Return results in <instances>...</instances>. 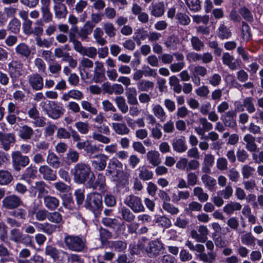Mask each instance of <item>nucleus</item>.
I'll use <instances>...</instances> for the list:
<instances>
[{"instance_id": "nucleus-25", "label": "nucleus", "mask_w": 263, "mask_h": 263, "mask_svg": "<svg viewBox=\"0 0 263 263\" xmlns=\"http://www.w3.org/2000/svg\"><path fill=\"white\" fill-rule=\"evenodd\" d=\"M50 4H45L41 5V12L42 14V18L44 22L48 23L52 21L53 15L50 11Z\"/></svg>"}, {"instance_id": "nucleus-24", "label": "nucleus", "mask_w": 263, "mask_h": 263, "mask_svg": "<svg viewBox=\"0 0 263 263\" xmlns=\"http://www.w3.org/2000/svg\"><path fill=\"white\" fill-rule=\"evenodd\" d=\"M245 143L246 148L250 152H254L257 149V146L255 143V138L252 135L247 134L243 138Z\"/></svg>"}, {"instance_id": "nucleus-22", "label": "nucleus", "mask_w": 263, "mask_h": 263, "mask_svg": "<svg viewBox=\"0 0 263 263\" xmlns=\"http://www.w3.org/2000/svg\"><path fill=\"white\" fill-rule=\"evenodd\" d=\"M44 203L46 208L52 211L59 206L60 201L55 197L47 195L44 197Z\"/></svg>"}, {"instance_id": "nucleus-47", "label": "nucleus", "mask_w": 263, "mask_h": 263, "mask_svg": "<svg viewBox=\"0 0 263 263\" xmlns=\"http://www.w3.org/2000/svg\"><path fill=\"white\" fill-rule=\"evenodd\" d=\"M193 194L197 197L198 199L201 202H205L208 200L209 195L207 193L203 192L201 187H196L193 190Z\"/></svg>"}, {"instance_id": "nucleus-10", "label": "nucleus", "mask_w": 263, "mask_h": 263, "mask_svg": "<svg viewBox=\"0 0 263 263\" xmlns=\"http://www.w3.org/2000/svg\"><path fill=\"white\" fill-rule=\"evenodd\" d=\"M28 82L31 88L35 91L41 90L44 88L42 76L37 73H32L27 77Z\"/></svg>"}, {"instance_id": "nucleus-37", "label": "nucleus", "mask_w": 263, "mask_h": 263, "mask_svg": "<svg viewBox=\"0 0 263 263\" xmlns=\"http://www.w3.org/2000/svg\"><path fill=\"white\" fill-rule=\"evenodd\" d=\"M93 65V62L86 58H83L80 62L79 69L82 77L84 78L82 72H85L86 68H92Z\"/></svg>"}, {"instance_id": "nucleus-31", "label": "nucleus", "mask_w": 263, "mask_h": 263, "mask_svg": "<svg viewBox=\"0 0 263 263\" xmlns=\"http://www.w3.org/2000/svg\"><path fill=\"white\" fill-rule=\"evenodd\" d=\"M55 16L58 19L66 18L68 11L65 4L53 6Z\"/></svg>"}, {"instance_id": "nucleus-7", "label": "nucleus", "mask_w": 263, "mask_h": 263, "mask_svg": "<svg viewBox=\"0 0 263 263\" xmlns=\"http://www.w3.org/2000/svg\"><path fill=\"white\" fill-rule=\"evenodd\" d=\"M94 178L95 176L93 175L88 181L89 187L98 190L102 193L106 192L107 187L105 182V176L103 174H99L97 176V178L95 182H93V181Z\"/></svg>"}, {"instance_id": "nucleus-64", "label": "nucleus", "mask_w": 263, "mask_h": 263, "mask_svg": "<svg viewBox=\"0 0 263 263\" xmlns=\"http://www.w3.org/2000/svg\"><path fill=\"white\" fill-rule=\"evenodd\" d=\"M241 242L247 246H251L255 243V238L251 233H247L241 236Z\"/></svg>"}, {"instance_id": "nucleus-49", "label": "nucleus", "mask_w": 263, "mask_h": 263, "mask_svg": "<svg viewBox=\"0 0 263 263\" xmlns=\"http://www.w3.org/2000/svg\"><path fill=\"white\" fill-rule=\"evenodd\" d=\"M153 176V173L149 171L145 166H142L139 170V177L143 180L151 179Z\"/></svg>"}, {"instance_id": "nucleus-46", "label": "nucleus", "mask_w": 263, "mask_h": 263, "mask_svg": "<svg viewBox=\"0 0 263 263\" xmlns=\"http://www.w3.org/2000/svg\"><path fill=\"white\" fill-rule=\"evenodd\" d=\"M169 84L173 87V89L175 92L178 94L181 92L182 86L180 84L179 80L175 76L170 77Z\"/></svg>"}, {"instance_id": "nucleus-27", "label": "nucleus", "mask_w": 263, "mask_h": 263, "mask_svg": "<svg viewBox=\"0 0 263 263\" xmlns=\"http://www.w3.org/2000/svg\"><path fill=\"white\" fill-rule=\"evenodd\" d=\"M37 176V168L35 166L30 165L27 167L21 176V179L29 182L31 179H34Z\"/></svg>"}, {"instance_id": "nucleus-45", "label": "nucleus", "mask_w": 263, "mask_h": 263, "mask_svg": "<svg viewBox=\"0 0 263 263\" xmlns=\"http://www.w3.org/2000/svg\"><path fill=\"white\" fill-rule=\"evenodd\" d=\"M217 34L218 37L222 39H228L231 37L232 33L229 29L223 24H221L218 29Z\"/></svg>"}, {"instance_id": "nucleus-5", "label": "nucleus", "mask_w": 263, "mask_h": 263, "mask_svg": "<svg viewBox=\"0 0 263 263\" xmlns=\"http://www.w3.org/2000/svg\"><path fill=\"white\" fill-rule=\"evenodd\" d=\"M98 131H94L92 133L91 135L89 136L93 140L101 142L102 143L107 144L111 141L109 137H107L105 135H109L110 133L109 127L106 124H102L100 126L97 127Z\"/></svg>"}, {"instance_id": "nucleus-62", "label": "nucleus", "mask_w": 263, "mask_h": 263, "mask_svg": "<svg viewBox=\"0 0 263 263\" xmlns=\"http://www.w3.org/2000/svg\"><path fill=\"white\" fill-rule=\"evenodd\" d=\"M103 29L105 33L110 37H114L116 34V28L111 23H106L103 25Z\"/></svg>"}, {"instance_id": "nucleus-23", "label": "nucleus", "mask_w": 263, "mask_h": 263, "mask_svg": "<svg viewBox=\"0 0 263 263\" xmlns=\"http://www.w3.org/2000/svg\"><path fill=\"white\" fill-rule=\"evenodd\" d=\"M46 184L43 181H36L34 185H32L30 187L31 192H33L34 190V194L36 192H38V198H40L45 195L48 193V191L46 189Z\"/></svg>"}, {"instance_id": "nucleus-6", "label": "nucleus", "mask_w": 263, "mask_h": 263, "mask_svg": "<svg viewBox=\"0 0 263 263\" xmlns=\"http://www.w3.org/2000/svg\"><path fill=\"white\" fill-rule=\"evenodd\" d=\"M124 203L136 213L143 212L145 208L142 203L141 199L134 195L127 196L124 201Z\"/></svg>"}, {"instance_id": "nucleus-34", "label": "nucleus", "mask_w": 263, "mask_h": 263, "mask_svg": "<svg viewBox=\"0 0 263 263\" xmlns=\"http://www.w3.org/2000/svg\"><path fill=\"white\" fill-rule=\"evenodd\" d=\"M33 130L28 125H23L20 127L18 135L24 140H28L31 139L33 134Z\"/></svg>"}, {"instance_id": "nucleus-11", "label": "nucleus", "mask_w": 263, "mask_h": 263, "mask_svg": "<svg viewBox=\"0 0 263 263\" xmlns=\"http://www.w3.org/2000/svg\"><path fill=\"white\" fill-rule=\"evenodd\" d=\"M9 75L12 80H16L22 74L23 64L18 61H12L8 64Z\"/></svg>"}, {"instance_id": "nucleus-17", "label": "nucleus", "mask_w": 263, "mask_h": 263, "mask_svg": "<svg viewBox=\"0 0 263 263\" xmlns=\"http://www.w3.org/2000/svg\"><path fill=\"white\" fill-rule=\"evenodd\" d=\"M0 141L3 148L8 151L10 148V144L15 141V137L13 134H3L0 133Z\"/></svg>"}, {"instance_id": "nucleus-1", "label": "nucleus", "mask_w": 263, "mask_h": 263, "mask_svg": "<svg viewBox=\"0 0 263 263\" xmlns=\"http://www.w3.org/2000/svg\"><path fill=\"white\" fill-rule=\"evenodd\" d=\"M40 106L49 117L53 119L59 118L64 113L63 107L55 101H43L40 103Z\"/></svg>"}, {"instance_id": "nucleus-56", "label": "nucleus", "mask_w": 263, "mask_h": 263, "mask_svg": "<svg viewBox=\"0 0 263 263\" xmlns=\"http://www.w3.org/2000/svg\"><path fill=\"white\" fill-rule=\"evenodd\" d=\"M79 158V154L76 151L70 149L66 155V160L67 163H76Z\"/></svg>"}, {"instance_id": "nucleus-54", "label": "nucleus", "mask_w": 263, "mask_h": 263, "mask_svg": "<svg viewBox=\"0 0 263 263\" xmlns=\"http://www.w3.org/2000/svg\"><path fill=\"white\" fill-rule=\"evenodd\" d=\"M179 43V41L178 38L175 35H172L167 38L164 44L167 48L174 50L177 49V45Z\"/></svg>"}, {"instance_id": "nucleus-30", "label": "nucleus", "mask_w": 263, "mask_h": 263, "mask_svg": "<svg viewBox=\"0 0 263 263\" xmlns=\"http://www.w3.org/2000/svg\"><path fill=\"white\" fill-rule=\"evenodd\" d=\"M222 61L224 64L227 65L232 70H235L238 67L237 62L229 53L226 52L223 54Z\"/></svg>"}, {"instance_id": "nucleus-20", "label": "nucleus", "mask_w": 263, "mask_h": 263, "mask_svg": "<svg viewBox=\"0 0 263 263\" xmlns=\"http://www.w3.org/2000/svg\"><path fill=\"white\" fill-rule=\"evenodd\" d=\"M173 149L178 153H181L185 152L187 149L184 137L174 139L172 142Z\"/></svg>"}, {"instance_id": "nucleus-28", "label": "nucleus", "mask_w": 263, "mask_h": 263, "mask_svg": "<svg viewBox=\"0 0 263 263\" xmlns=\"http://www.w3.org/2000/svg\"><path fill=\"white\" fill-rule=\"evenodd\" d=\"M126 96L127 97L128 103L132 105L138 104L137 99V91L135 87H127L126 88Z\"/></svg>"}, {"instance_id": "nucleus-39", "label": "nucleus", "mask_w": 263, "mask_h": 263, "mask_svg": "<svg viewBox=\"0 0 263 263\" xmlns=\"http://www.w3.org/2000/svg\"><path fill=\"white\" fill-rule=\"evenodd\" d=\"M13 180L11 174L6 170H0V184L7 185Z\"/></svg>"}, {"instance_id": "nucleus-42", "label": "nucleus", "mask_w": 263, "mask_h": 263, "mask_svg": "<svg viewBox=\"0 0 263 263\" xmlns=\"http://www.w3.org/2000/svg\"><path fill=\"white\" fill-rule=\"evenodd\" d=\"M241 205L238 202H232L226 204L223 208V211L227 214H232L235 211L240 210Z\"/></svg>"}, {"instance_id": "nucleus-35", "label": "nucleus", "mask_w": 263, "mask_h": 263, "mask_svg": "<svg viewBox=\"0 0 263 263\" xmlns=\"http://www.w3.org/2000/svg\"><path fill=\"white\" fill-rule=\"evenodd\" d=\"M15 52L17 54L28 58L31 54V50L29 46L25 43L18 44L15 47Z\"/></svg>"}, {"instance_id": "nucleus-36", "label": "nucleus", "mask_w": 263, "mask_h": 263, "mask_svg": "<svg viewBox=\"0 0 263 263\" xmlns=\"http://www.w3.org/2000/svg\"><path fill=\"white\" fill-rule=\"evenodd\" d=\"M164 13V3L158 2L152 6L151 14L155 17H160Z\"/></svg>"}, {"instance_id": "nucleus-26", "label": "nucleus", "mask_w": 263, "mask_h": 263, "mask_svg": "<svg viewBox=\"0 0 263 263\" xmlns=\"http://www.w3.org/2000/svg\"><path fill=\"white\" fill-rule=\"evenodd\" d=\"M146 158L149 163L154 166L159 165L161 162L160 154L156 151L148 152L146 154Z\"/></svg>"}, {"instance_id": "nucleus-8", "label": "nucleus", "mask_w": 263, "mask_h": 263, "mask_svg": "<svg viewBox=\"0 0 263 263\" xmlns=\"http://www.w3.org/2000/svg\"><path fill=\"white\" fill-rule=\"evenodd\" d=\"M164 249L163 243L160 240L156 239L148 242L146 251L149 256L154 257L160 254Z\"/></svg>"}, {"instance_id": "nucleus-61", "label": "nucleus", "mask_w": 263, "mask_h": 263, "mask_svg": "<svg viewBox=\"0 0 263 263\" xmlns=\"http://www.w3.org/2000/svg\"><path fill=\"white\" fill-rule=\"evenodd\" d=\"M191 42L193 48L196 51H200L204 47V43L197 36H193Z\"/></svg>"}, {"instance_id": "nucleus-38", "label": "nucleus", "mask_w": 263, "mask_h": 263, "mask_svg": "<svg viewBox=\"0 0 263 263\" xmlns=\"http://www.w3.org/2000/svg\"><path fill=\"white\" fill-rule=\"evenodd\" d=\"M104 32L100 28H96L93 32V36L96 40V42L101 46L104 45L106 43V40L103 37Z\"/></svg>"}, {"instance_id": "nucleus-43", "label": "nucleus", "mask_w": 263, "mask_h": 263, "mask_svg": "<svg viewBox=\"0 0 263 263\" xmlns=\"http://www.w3.org/2000/svg\"><path fill=\"white\" fill-rule=\"evenodd\" d=\"M46 161L48 164L54 168H58L60 166V161L59 159L53 152H49L48 153Z\"/></svg>"}, {"instance_id": "nucleus-16", "label": "nucleus", "mask_w": 263, "mask_h": 263, "mask_svg": "<svg viewBox=\"0 0 263 263\" xmlns=\"http://www.w3.org/2000/svg\"><path fill=\"white\" fill-rule=\"evenodd\" d=\"M76 147L79 149H84L86 153L89 155H92L98 151L97 146L92 145L91 142L88 140L78 142L76 144Z\"/></svg>"}, {"instance_id": "nucleus-29", "label": "nucleus", "mask_w": 263, "mask_h": 263, "mask_svg": "<svg viewBox=\"0 0 263 263\" xmlns=\"http://www.w3.org/2000/svg\"><path fill=\"white\" fill-rule=\"evenodd\" d=\"M154 115L160 122H164L166 119V114L164 108L159 104L155 105L152 108Z\"/></svg>"}, {"instance_id": "nucleus-18", "label": "nucleus", "mask_w": 263, "mask_h": 263, "mask_svg": "<svg viewBox=\"0 0 263 263\" xmlns=\"http://www.w3.org/2000/svg\"><path fill=\"white\" fill-rule=\"evenodd\" d=\"M39 171L45 180L54 181L57 179L55 173L47 165H44L40 166Z\"/></svg>"}, {"instance_id": "nucleus-21", "label": "nucleus", "mask_w": 263, "mask_h": 263, "mask_svg": "<svg viewBox=\"0 0 263 263\" xmlns=\"http://www.w3.org/2000/svg\"><path fill=\"white\" fill-rule=\"evenodd\" d=\"M83 93L77 89H72L67 92L64 93L62 97V99L64 101H67L70 99L76 100H80L84 98Z\"/></svg>"}, {"instance_id": "nucleus-12", "label": "nucleus", "mask_w": 263, "mask_h": 263, "mask_svg": "<svg viewBox=\"0 0 263 263\" xmlns=\"http://www.w3.org/2000/svg\"><path fill=\"white\" fill-rule=\"evenodd\" d=\"M45 254L47 256H49L54 261H61L62 259L60 256L62 255L64 256L67 257L68 254L65 252H63L58 250L57 248L52 245H47L45 248Z\"/></svg>"}, {"instance_id": "nucleus-3", "label": "nucleus", "mask_w": 263, "mask_h": 263, "mask_svg": "<svg viewBox=\"0 0 263 263\" xmlns=\"http://www.w3.org/2000/svg\"><path fill=\"white\" fill-rule=\"evenodd\" d=\"M73 179L78 183H84L90 173V168L87 164L83 163L77 164L71 171Z\"/></svg>"}, {"instance_id": "nucleus-4", "label": "nucleus", "mask_w": 263, "mask_h": 263, "mask_svg": "<svg viewBox=\"0 0 263 263\" xmlns=\"http://www.w3.org/2000/svg\"><path fill=\"white\" fill-rule=\"evenodd\" d=\"M84 206L93 213L99 211L102 206V196L97 193H91L88 194Z\"/></svg>"}, {"instance_id": "nucleus-13", "label": "nucleus", "mask_w": 263, "mask_h": 263, "mask_svg": "<svg viewBox=\"0 0 263 263\" xmlns=\"http://www.w3.org/2000/svg\"><path fill=\"white\" fill-rule=\"evenodd\" d=\"M3 206L7 209H13L22 204L21 199L16 195H12L4 198L2 201Z\"/></svg>"}, {"instance_id": "nucleus-2", "label": "nucleus", "mask_w": 263, "mask_h": 263, "mask_svg": "<svg viewBox=\"0 0 263 263\" xmlns=\"http://www.w3.org/2000/svg\"><path fill=\"white\" fill-rule=\"evenodd\" d=\"M86 239L79 236L67 235L64 242L67 248L72 251L82 252L86 248Z\"/></svg>"}, {"instance_id": "nucleus-51", "label": "nucleus", "mask_w": 263, "mask_h": 263, "mask_svg": "<svg viewBox=\"0 0 263 263\" xmlns=\"http://www.w3.org/2000/svg\"><path fill=\"white\" fill-rule=\"evenodd\" d=\"M216 254L212 252L208 254L203 253L199 254L200 260L205 263H213L216 259Z\"/></svg>"}, {"instance_id": "nucleus-44", "label": "nucleus", "mask_w": 263, "mask_h": 263, "mask_svg": "<svg viewBox=\"0 0 263 263\" xmlns=\"http://www.w3.org/2000/svg\"><path fill=\"white\" fill-rule=\"evenodd\" d=\"M137 86L139 90L148 91L154 88V83L148 80H141L137 83Z\"/></svg>"}, {"instance_id": "nucleus-58", "label": "nucleus", "mask_w": 263, "mask_h": 263, "mask_svg": "<svg viewBox=\"0 0 263 263\" xmlns=\"http://www.w3.org/2000/svg\"><path fill=\"white\" fill-rule=\"evenodd\" d=\"M75 127L77 130L82 134L86 135L89 130V124L88 122L79 121L75 123Z\"/></svg>"}, {"instance_id": "nucleus-41", "label": "nucleus", "mask_w": 263, "mask_h": 263, "mask_svg": "<svg viewBox=\"0 0 263 263\" xmlns=\"http://www.w3.org/2000/svg\"><path fill=\"white\" fill-rule=\"evenodd\" d=\"M122 163L116 159H111L108 163V169L106 171L107 175H111L114 173L117 168L122 167Z\"/></svg>"}, {"instance_id": "nucleus-52", "label": "nucleus", "mask_w": 263, "mask_h": 263, "mask_svg": "<svg viewBox=\"0 0 263 263\" xmlns=\"http://www.w3.org/2000/svg\"><path fill=\"white\" fill-rule=\"evenodd\" d=\"M20 28L21 22L16 18L11 20L8 25V29L14 33H17L20 31Z\"/></svg>"}, {"instance_id": "nucleus-9", "label": "nucleus", "mask_w": 263, "mask_h": 263, "mask_svg": "<svg viewBox=\"0 0 263 263\" xmlns=\"http://www.w3.org/2000/svg\"><path fill=\"white\" fill-rule=\"evenodd\" d=\"M12 158L13 165L16 171H20L21 166L25 167L29 163L28 157L22 155L18 151L12 153Z\"/></svg>"}, {"instance_id": "nucleus-48", "label": "nucleus", "mask_w": 263, "mask_h": 263, "mask_svg": "<svg viewBox=\"0 0 263 263\" xmlns=\"http://www.w3.org/2000/svg\"><path fill=\"white\" fill-rule=\"evenodd\" d=\"M115 101L119 109L123 114L127 112L128 106L126 103L125 99L123 97H117Z\"/></svg>"}, {"instance_id": "nucleus-32", "label": "nucleus", "mask_w": 263, "mask_h": 263, "mask_svg": "<svg viewBox=\"0 0 263 263\" xmlns=\"http://www.w3.org/2000/svg\"><path fill=\"white\" fill-rule=\"evenodd\" d=\"M118 212L121 214L122 218L127 222H130L135 219V216L134 214L125 206L119 208Z\"/></svg>"}, {"instance_id": "nucleus-60", "label": "nucleus", "mask_w": 263, "mask_h": 263, "mask_svg": "<svg viewBox=\"0 0 263 263\" xmlns=\"http://www.w3.org/2000/svg\"><path fill=\"white\" fill-rule=\"evenodd\" d=\"M111 247L117 252H123L126 249L127 244L121 240L114 241L111 243Z\"/></svg>"}, {"instance_id": "nucleus-40", "label": "nucleus", "mask_w": 263, "mask_h": 263, "mask_svg": "<svg viewBox=\"0 0 263 263\" xmlns=\"http://www.w3.org/2000/svg\"><path fill=\"white\" fill-rule=\"evenodd\" d=\"M201 180L205 186L209 190H212L216 184V180L208 174L202 175Z\"/></svg>"}, {"instance_id": "nucleus-50", "label": "nucleus", "mask_w": 263, "mask_h": 263, "mask_svg": "<svg viewBox=\"0 0 263 263\" xmlns=\"http://www.w3.org/2000/svg\"><path fill=\"white\" fill-rule=\"evenodd\" d=\"M89 22H87L84 26L78 32L79 36L82 40H85L87 39L88 35L90 34L92 31L93 26L90 25L87 26Z\"/></svg>"}, {"instance_id": "nucleus-19", "label": "nucleus", "mask_w": 263, "mask_h": 263, "mask_svg": "<svg viewBox=\"0 0 263 263\" xmlns=\"http://www.w3.org/2000/svg\"><path fill=\"white\" fill-rule=\"evenodd\" d=\"M111 126L114 131L119 135H128L130 132V129L124 122H112Z\"/></svg>"}, {"instance_id": "nucleus-63", "label": "nucleus", "mask_w": 263, "mask_h": 263, "mask_svg": "<svg viewBox=\"0 0 263 263\" xmlns=\"http://www.w3.org/2000/svg\"><path fill=\"white\" fill-rule=\"evenodd\" d=\"M10 239L15 242H20L23 236L22 233L17 229H13L10 231Z\"/></svg>"}, {"instance_id": "nucleus-55", "label": "nucleus", "mask_w": 263, "mask_h": 263, "mask_svg": "<svg viewBox=\"0 0 263 263\" xmlns=\"http://www.w3.org/2000/svg\"><path fill=\"white\" fill-rule=\"evenodd\" d=\"M191 71L193 73V75L202 77L205 76L208 72V70L205 67L199 65L193 67L192 69H191Z\"/></svg>"}, {"instance_id": "nucleus-33", "label": "nucleus", "mask_w": 263, "mask_h": 263, "mask_svg": "<svg viewBox=\"0 0 263 263\" xmlns=\"http://www.w3.org/2000/svg\"><path fill=\"white\" fill-rule=\"evenodd\" d=\"M148 32L144 28H138L134 32V40L138 45L141 44V41L145 40L148 37Z\"/></svg>"}, {"instance_id": "nucleus-59", "label": "nucleus", "mask_w": 263, "mask_h": 263, "mask_svg": "<svg viewBox=\"0 0 263 263\" xmlns=\"http://www.w3.org/2000/svg\"><path fill=\"white\" fill-rule=\"evenodd\" d=\"M34 65L39 72L41 73L46 72V64L42 59L40 58H35L34 60Z\"/></svg>"}, {"instance_id": "nucleus-53", "label": "nucleus", "mask_w": 263, "mask_h": 263, "mask_svg": "<svg viewBox=\"0 0 263 263\" xmlns=\"http://www.w3.org/2000/svg\"><path fill=\"white\" fill-rule=\"evenodd\" d=\"M190 197V193L187 191H179L178 193L174 194L172 196V201L175 203L178 202L181 200H186Z\"/></svg>"}, {"instance_id": "nucleus-57", "label": "nucleus", "mask_w": 263, "mask_h": 263, "mask_svg": "<svg viewBox=\"0 0 263 263\" xmlns=\"http://www.w3.org/2000/svg\"><path fill=\"white\" fill-rule=\"evenodd\" d=\"M253 101L254 99L251 97H247L243 101V106L246 107L247 111L250 114L255 111Z\"/></svg>"}, {"instance_id": "nucleus-15", "label": "nucleus", "mask_w": 263, "mask_h": 263, "mask_svg": "<svg viewBox=\"0 0 263 263\" xmlns=\"http://www.w3.org/2000/svg\"><path fill=\"white\" fill-rule=\"evenodd\" d=\"M236 112L234 110H229L222 115L221 118L226 126L234 128L236 126L235 120Z\"/></svg>"}, {"instance_id": "nucleus-14", "label": "nucleus", "mask_w": 263, "mask_h": 263, "mask_svg": "<svg viewBox=\"0 0 263 263\" xmlns=\"http://www.w3.org/2000/svg\"><path fill=\"white\" fill-rule=\"evenodd\" d=\"M93 158L96 159L91 161V165L93 168L99 171L104 170L106 166L108 156L105 154H100L95 155Z\"/></svg>"}]
</instances>
